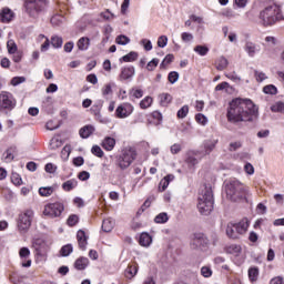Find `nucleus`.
I'll return each mask as SVG.
<instances>
[{
    "instance_id": "f257e3e1",
    "label": "nucleus",
    "mask_w": 284,
    "mask_h": 284,
    "mask_svg": "<svg viewBox=\"0 0 284 284\" xmlns=\"http://www.w3.org/2000/svg\"><path fill=\"white\" fill-rule=\"evenodd\" d=\"M258 114V106L250 99L235 98L229 103L226 118L231 123L252 121Z\"/></svg>"
},
{
    "instance_id": "f03ea898",
    "label": "nucleus",
    "mask_w": 284,
    "mask_h": 284,
    "mask_svg": "<svg viewBox=\"0 0 284 284\" xmlns=\"http://www.w3.org/2000/svg\"><path fill=\"white\" fill-rule=\"evenodd\" d=\"M258 19L263 28H272V26L284 21L283 9L276 3L268 4L260 11Z\"/></svg>"
},
{
    "instance_id": "7ed1b4c3",
    "label": "nucleus",
    "mask_w": 284,
    "mask_h": 284,
    "mask_svg": "<svg viewBox=\"0 0 284 284\" xmlns=\"http://www.w3.org/2000/svg\"><path fill=\"white\" fill-rule=\"evenodd\" d=\"M225 192L227 199L236 203L239 201H243V199H246V196L250 195V187L245 186V184L236 179H231L225 184Z\"/></svg>"
},
{
    "instance_id": "20e7f679",
    "label": "nucleus",
    "mask_w": 284,
    "mask_h": 284,
    "mask_svg": "<svg viewBox=\"0 0 284 284\" xmlns=\"http://www.w3.org/2000/svg\"><path fill=\"white\" fill-rule=\"evenodd\" d=\"M197 210L200 214L207 216L214 210V195L212 194V189L204 187L197 197Z\"/></svg>"
},
{
    "instance_id": "39448f33",
    "label": "nucleus",
    "mask_w": 284,
    "mask_h": 284,
    "mask_svg": "<svg viewBox=\"0 0 284 284\" xmlns=\"http://www.w3.org/2000/svg\"><path fill=\"white\" fill-rule=\"evenodd\" d=\"M248 227H250V221L247 219H243L237 223L230 222L226 225V236L229 239H233V241H236L247 232Z\"/></svg>"
},
{
    "instance_id": "423d86ee",
    "label": "nucleus",
    "mask_w": 284,
    "mask_h": 284,
    "mask_svg": "<svg viewBox=\"0 0 284 284\" xmlns=\"http://www.w3.org/2000/svg\"><path fill=\"white\" fill-rule=\"evenodd\" d=\"M34 219V211L32 209H27L19 214L17 221V227L19 232L26 233L32 226V220Z\"/></svg>"
},
{
    "instance_id": "0eeeda50",
    "label": "nucleus",
    "mask_w": 284,
    "mask_h": 284,
    "mask_svg": "<svg viewBox=\"0 0 284 284\" xmlns=\"http://www.w3.org/2000/svg\"><path fill=\"white\" fill-rule=\"evenodd\" d=\"M136 159V151L129 148L122 151V154L118 158V165L120 170H128Z\"/></svg>"
},
{
    "instance_id": "6e6552de",
    "label": "nucleus",
    "mask_w": 284,
    "mask_h": 284,
    "mask_svg": "<svg viewBox=\"0 0 284 284\" xmlns=\"http://www.w3.org/2000/svg\"><path fill=\"white\" fill-rule=\"evenodd\" d=\"M24 8L30 17H34L44 10L45 0H26Z\"/></svg>"
},
{
    "instance_id": "1a4fd4ad",
    "label": "nucleus",
    "mask_w": 284,
    "mask_h": 284,
    "mask_svg": "<svg viewBox=\"0 0 284 284\" xmlns=\"http://www.w3.org/2000/svg\"><path fill=\"white\" fill-rule=\"evenodd\" d=\"M63 210H65L63 203H50L44 206L43 214L44 216H49V219H57L63 214Z\"/></svg>"
},
{
    "instance_id": "9d476101",
    "label": "nucleus",
    "mask_w": 284,
    "mask_h": 284,
    "mask_svg": "<svg viewBox=\"0 0 284 284\" xmlns=\"http://www.w3.org/2000/svg\"><path fill=\"white\" fill-rule=\"evenodd\" d=\"M207 237L203 233H195L191 241L192 250H203V247H207Z\"/></svg>"
},
{
    "instance_id": "9b49d317",
    "label": "nucleus",
    "mask_w": 284,
    "mask_h": 284,
    "mask_svg": "<svg viewBox=\"0 0 284 284\" xmlns=\"http://www.w3.org/2000/svg\"><path fill=\"white\" fill-rule=\"evenodd\" d=\"M132 112H134V106L130 103H124L115 110L118 119H126V116H130Z\"/></svg>"
},
{
    "instance_id": "f8f14e48",
    "label": "nucleus",
    "mask_w": 284,
    "mask_h": 284,
    "mask_svg": "<svg viewBox=\"0 0 284 284\" xmlns=\"http://www.w3.org/2000/svg\"><path fill=\"white\" fill-rule=\"evenodd\" d=\"M244 51L247 53L248 57L254 58L258 52H261V45L252 42L246 41L244 44Z\"/></svg>"
},
{
    "instance_id": "ddd939ff",
    "label": "nucleus",
    "mask_w": 284,
    "mask_h": 284,
    "mask_svg": "<svg viewBox=\"0 0 284 284\" xmlns=\"http://www.w3.org/2000/svg\"><path fill=\"white\" fill-rule=\"evenodd\" d=\"M0 108L4 110L12 108V94L8 92L0 93Z\"/></svg>"
},
{
    "instance_id": "4468645a",
    "label": "nucleus",
    "mask_w": 284,
    "mask_h": 284,
    "mask_svg": "<svg viewBox=\"0 0 284 284\" xmlns=\"http://www.w3.org/2000/svg\"><path fill=\"white\" fill-rule=\"evenodd\" d=\"M77 239L80 250L85 251V247H88V236L85 235V231L79 230L77 233Z\"/></svg>"
},
{
    "instance_id": "2eb2a0df",
    "label": "nucleus",
    "mask_w": 284,
    "mask_h": 284,
    "mask_svg": "<svg viewBox=\"0 0 284 284\" xmlns=\"http://www.w3.org/2000/svg\"><path fill=\"white\" fill-rule=\"evenodd\" d=\"M89 265H90V260H88V257H79L78 260H75L73 264L74 268L78 270L79 272H82Z\"/></svg>"
},
{
    "instance_id": "dca6fc26",
    "label": "nucleus",
    "mask_w": 284,
    "mask_h": 284,
    "mask_svg": "<svg viewBox=\"0 0 284 284\" xmlns=\"http://www.w3.org/2000/svg\"><path fill=\"white\" fill-rule=\"evenodd\" d=\"M134 77V67H126L121 70L120 80L128 81Z\"/></svg>"
},
{
    "instance_id": "f3484780",
    "label": "nucleus",
    "mask_w": 284,
    "mask_h": 284,
    "mask_svg": "<svg viewBox=\"0 0 284 284\" xmlns=\"http://www.w3.org/2000/svg\"><path fill=\"white\" fill-rule=\"evenodd\" d=\"M114 145H116V140H114V138L106 136L102 141V148L103 150H106V152H112L114 150Z\"/></svg>"
},
{
    "instance_id": "a211bd4d",
    "label": "nucleus",
    "mask_w": 284,
    "mask_h": 284,
    "mask_svg": "<svg viewBox=\"0 0 284 284\" xmlns=\"http://www.w3.org/2000/svg\"><path fill=\"white\" fill-rule=\"evenodd\" d=\"M12 17H14V13L9 8L2 9L0 13V20L2 23H10L12 21Z\"/></svg>"
},
{
    "instance_id": "6ab92c4d",
    "label": "nucleus",
    "mask_w": 284,
    "mask_h": 284,
    "mask_svg": "<svg viewBox=\"0 0 284 284\" xmlns=\"http://www.w3.org/2000/svg\"><path fill=\"white\" fill-rule=\"evenodd\" d=\"M78 50H81V52H85L90 48V38L82 37L77 42Z\"/></svg>"
},
{
    "instance_id": "aec40b11",
    "label": "nucleus",
    "mask_w": 284,
    "mask_h": 284,
    "mask_svg": "<svg viewBox=\"0 0 284 284\" xmlns=\"http://www.w3.org/2000/svg\"><path fill=\"white\" fill-rule=\"evenodd\" d=\"M65 23V17L63 14L55 13L51 17V24L53 28H59Z\"/></svg>"
},
{
    "instance_id": "412c9836",
    "label": "nucleus",
    "mask_w": 284,
    "mask_h": 284,
    "mask_svg": "<svg viewBox=\"0 0 284 284\" xmlns=\"http://www.w3.org/2000/svg\"><path fill=\"white\" fill-rule=\"evenodd\" d=\"M139 273V265L138 264H131L126 267V270L124 271V275L128 278H134L136 276V274Z\"/></svg>"
},
{
    "instance_id": "4be33fe9",
    "label": "nucleus",
    "mask_w": 284,
    "mask_h": 284,
    "mask_svg": "<svg viewBox=\"0 0 284 284\" xmlns=\"http://www.w3.org/2000/svg\"><path fill=\"white\" fill-rule=\"evenodd\" d=\"M16 152L17 150L14 148L7 149L2 155V160L4 161V163H12V161H14Z\"/></svg>"
},
{
    "instance_id": "5701e85b",
    "label": "nucleus",
    "mask_w": 284,
    "mask_h": 284,
    "mask_svg": "<svg viewBox=\"0 0 284 284\" xmlns=\"http://www.w3.org/2000/svg\"><path fill=\"white\" fill-rule=\"evenodd\" d=\"M94 133V126L93 125H85L82 129H80V136L81 139H89Z\"/></svg>"
},
{
    "instance_id": "b1692460",
    "label": "nucleus",
    "mask_w": 284,
    "mask_h": 284,
    "mask_svg": "<svg viewBox=\"0 0 284 284\" xmlns=\"http://www.w3.org/2000/svg\"><path fill=\"white\" fill-rule=\"evenodd\" d=\"M243 248L239 244H232L226 247V253L232 254V256H241Z\"/></svg>"
},
{
    "instance_id": "393cba45",
    "label": "nucleus",
    "mask_w": 284,
    "mask_h": 284,
    "mask_svg": "<svg viewBox=\"0 0 284 284\" xmlns=\"http://www.w3.org/2000/svg\"><path fill=\"white\" fill-rule=\"evenodd\" d=\"M139 243L142 247H150V245H152V236L148 233H142Z\"/></svg>"
},
{
    "instance_id": "a878e982",
    "label": "nucleus",
    "mask_w": 284,
    "mask_h": 284,
    "mask_svg": "<svg viewBox=\"0 0 284 284\" xmlns=\"http://www.w3.org/2000/svg\"><path fill=\"white\" fill-rule=\"evenodd\" d=\"M78 185L79 182L75 179H71L62 184V190H64V192H72V190H74V187Z\"/></svg>"
},
{
    "instance_id": "bb28decb",
    "label": "nucleus",
    "mask_w": 284,
    "mask_h": 284,
    "mask_svg": "<svg viewBox=\"0 0 284 284\" xmlns=\"http://www.w3.org/2000/svg\"><path fill=\"white\" fill-rule=\"evenodd\" d=\"M160 104L164 108L172 103V95L170 93H162L159 95Z\"/></svg>"
},
{
    "instance_id": "cd10ccee",
    "label": "nucleus",
    "mask_w": 284,
    "mask_h": 284,
    "mask_svg": "<svg viewBox=\"0 0 284 284\" xmlns=\"http://www.w3.org/2000/svg\"><path fill=\"white\" fill-rule=\"evenodd\" d=\"M102 230L103 232H110L111 230H114V220L110 217L103 220Z\"/></svg>"
},
{
    "instance_id": "c85d7f7f",
    "label": "nucleus",
    "mask_w": 284,
    "mask_h": 284,
    "mask_svg": "<svg viewBox=\"0 0 284 284\" xmlns=\"http://www.w3.org/2000/svg\"><path fill=\"white\" fill-rule=\"evenodd\" d=\"M136 59H139V53L131 51L130 53L122 57L121 61H124V63H132V61H136Z\"/></svg>"
},
{
    "instance_id": "c756f323",
    "label": "nucleus",
    "mask_w": 284,
    "mask_h": 284,
    "mask_svg": "<svg viewBox=\"0 0 284 284\" xmlns=\"http://www.w3.org/2000/svg\"><path fill=\"white\" fill-rule=\"evenodd\" d=\"M193 50L200 57H205L207 55V52H210V48H207V45H201V44L195 45Z\"/></svg>"
},
{
    "instance_id": "7c9ffc66",
    "label": "nucleus",
    "mask_w": 284,
    "mask_h": 284,
    "mask_svg": "<svg viewBox=\"0 0 284 284\" xmlns=\"http://www.w3.org/2000/svg\"><path fill=\"white\" fill-rule=\"evenodd\" d=\"M216 143H219V140H209L204 143L206 154H210L216 148Z\"/></svg>"
},
{
    "instance_id": "2f4dec72",
    "label": "nucleus",
    "mask_w": 284,
    "mask_h": 284,
    "mask_svg": "<svg viewBox=\"0 0 284 284\" xmlns=\"http://www.w3.org/2000/svg\"><path fill=\"white\" fill-rule=\"evenodd\" d=\"M51 45L53 48H57V49L62 48V45H63V38H61L59 36H52L51 37Z\"/></svg>"
},
{
    "instance_id": "473e14b6",
    "label": "nucleus",
    "mask_w": 284,
    "mask_h": 284,
    "mask_svg": "<svg viewBox=\"0 0 284 284\" xmlns=\"http://www.w3.org/2000/svg\"><path fill=\"white\" fill-rule=\"evenodd\" d=\"M174 61V55L173 54H168L163 61L160 64L161 70H165L168 69V67L170 65V63H172Z\"/></svg>"
},
{
    "instance_id": "72a5a7b5",
    "label": "nucleus",
    "mask_w": 284,
    "mask_h": 284,
    "mask_svg": "<svg viewBox=\"0 0 284 284\" xmlns=\"http://www.w3.org/2000/svg\"><path fill=\"white\" fill-rule=\"evenodd\" d=\"M248 278L251 283H256L258 281V268L252 267L248 270Z\"/></svg>"
},
{
    "instance_id": "f704fd0d",
    "label": "nucleus",
    "mask_w": 284,
    "mask_h": 284,
    "mask_svg": "<svg viewBox=\"0 0 284 284\" xmlns=\"http://www.w3.org/2000/svg\"><path fill=\"white\" fill-rule=\"evenodd\" d=\"M152 97H145L141 102H140V108L141 110H148L153 103Z\"/></svg>"
},
{
    "instance_id": "c9c22d12",
    "label": "nucleus",
    "mask_w": 284,
    "mask_h": 284,
    "mask_svg": "<svg viewBox=\"0 0 284 284\" xmlns=\"http://www.w3.org/2000/svg\"><path fill=\"white\" fill-rule=\"evenodd\" d=\"M159 63H160L159 58H154L150 62H148V64H146L148 72H154V70H156Z\"/></svg>"
},
{
    "instance_id": "e433bc0d",
    "label": "nucleus",
    "mask_w": 284,
    "mask_h": 284,
    "mask_svg": "<svg viewBox=\"0 0 284 284\" xmlns=\"http://www.w3.org/2000/svg\"><path fill=\"white\" fill-rule=\"evenodd\" d=\"M7 49L9 54H17V50H18L17 42H14V40H9L7 42Z\"/></svg>"
},
{
    "instance_id": "4c0bfd02",
    "label": "nucleus",
    "mask_w": 284,
    "mask_h": 284,
    "mask_svg": "<svg viewBox=\"0 0 284 284\" xmlns=\"http://www.w3.org/2000/svg\"><path fill=\"white\" fill-rule=\"evenodd\" d=\"M115 43H118V45H128V43H130V38L128 36H118L115 39Z\"/></svg>"
},
{
    "instance_id": "58836bf2",
    "label": "nucleus",
    "mask_w": 284,
    "mask_h": 284,
    "mask_svg": "<svg viewBox=\"0 0 284 284\" xmlns=\"http://www.w3.org/2000/svg\"><path fill=\"white\" fill-rule=\"evenodd\" d=\"M181 40L183 41V43H192V41H194V34L190 32H182Z\"/></svg>"
},
{
    "instance_id": "ea45409f",
    "label": "nucleus",
    "mask_w": 284,
    "mask_h": 284,
    "mask_svg": "<svg viewBox=\"0 0 284 284\" xmlns=\"http://www.w3.org/2000/svg\"><path fill=\"white\" fill-rule=\"evenodd\" d=\"M227 65H229V62L225 59V57H220L217 59V67H216L217 70L223 71V70H225V68H227Z\"/></svg>"
},
{
    "instance_id": "a19ab883",
    "label": "nucleus",
    "mask_w": 284,
    "mask_h": 284,
    "mask_svg": "<svg viewBox=\"0 0 284 284\" xmlns=\"http://www.w3.org/2000/svg\"><path fill=\"white\" fill-rule=\"evenodd\" d=\"M243 148V143L241 141L231 142L229 144V152H236V150H241Z\"/></svg>"
},
{
    "instance_id": "79ce46f5",
    "label": "nucleus",
    "mask_w": 284,
    "mask_h": 284,
    "mask_svg": "<svg viewBox=\"0 0 284 284\" xmlns=\"http://www.w3.org/2000/svg\"><path fill=\"white\" fill-rule=\"evenodd\" d=\"M169 220L168 213H160L154 219L155 223H168Z\"/></svg>"
},
{
    "instance_id": "37998d69",
    "label": "nucleus",
    "mask_w": 284,
    "mask_h": 284,
    "mask_svg": "<svg viewBox=\"0 0 284 284\" xmlns=\"http://www.w3.org/2000/svg\"><path fill=\"white\" fill-rule=\"evenodd\" d=\"M72 244H67L62 246L60 254L61 256H70V254H72Z\"/></svg>"
},
{
    "instance_id": "c03bdc74",
    "label": "nucleus",
    "mask_w": 284,
    "mask_h": 284,
    "mask_svg": "<svg viewBox=\"0 0 284 284\" xmlns=\"http://www.w3.org/2000/svg\"><path fill=\"white\" fill-rule=\"evenodd\" d=\"M190 112V106L183 105L179 111H178V118L179 119H185L187 116V113Z\"/></svg>"
},
{
    "instance_id": "a18cd8bd",
    "label": "nucleus",
    "mask_w": 284,
    "mask_h": 284,
    "mask_svg": "<svg viewBox=\"0 0 284 284\" xmlns=\"http://www.w3.org/2000/svg\"><path fill=\"white\" fill-rule=\"evenodd\" d=\"M54 190L52 187H40L39 194L40 196H52Z\"/></svg>"
},
{
    "instance_id": "49530a36",
    "label": "nucleus",
    "mask_w": 284,
    "mask_h": 284,
    "mask_svg": "<svg viewBox=\"0 0 284 284\" xmlns=\"http://www.w3.org/2000/svg\"><path fill=\"white\" fill-rule=\"evenodd\" d=\"M67 223L70 227H74V225H77V223H79V215H70L67 220Z\"/></svg>"
},
{
    "instance_id": "de8ad7c7",
    "label": "nucleus",
    "mask_w": 284,
    "mask_h": 284,
    "mask_svg": "<svg viewBox=\"0 0 284 284\" xmlns=\"http://www.w3.org/2000/svg\"><path fill=\"white\" fill-rule=\"evenodd\" d=\"M91 152L92 154H94V156H98L99 159H102L103 156V150L99 145H93Z\"/></svg>"
},
{
    "instance_id": "09e8293b",
    "label": "nucleus",
    "mask_w": 284,
    "mask_h": 284,
    "mask_svg": "<svg viewBox=\"0 0 284 284\" xmlns=\"http://www.w3.org/2000/svg\"><path fill=\"white\" fill-rule=\"evenodd\" d=\"M271 110L273 112H282L284 114V103L283 102H276L271 106Z\"/></svg>"
},
{
    "instance_id": "8fccbe9b",
    "label": "nucleus",
    "mask_w": 284,
    "mask_h": 284,
    "mask_svg": "<svg viewBox=\"0 0 284 284\" xmlns=\"http://www.w3.org/2000/svg\"><path fill=\"white\" fill-rule=\"evenodd\" d=\"M263 92H264V94H276L277 89H276V87L268 84L263 88Z\"/></svg>"
},
{
    "instance_id": "3c124183",
    "label": "nucleus",
    "mask_w": 284,
    "mask_h": 284,
    "mask_svg": "<svg viewBox=\"0 0 284 284\" xmlns=\"http://www.w3.org/2000/svg\"><path fill=\"white\" fill-rule=\"evenodd\" d=\"M21 83H26V77H14L11 79V85H21Z\"/></svg>"
},
{
    "instance_id": "603ef678",
    "label": "nucleus",
    "mask_w": 284,
    "mask_h": 284,
    "mask_svg": "<svg viewBox=\"0 0 284 284\" xmlns=\"http://www.w3.org/2000/svg\"><path fill=\"white\" fill-rule=\"evenodd\" d=\"M221 90H226L227 92V90H232V87L227 82H222L215 87L216 92H221Z\"/></svg>"
},
{
    "instance_id": "864d4df0",
    "label": "nucleus",
    "mask_w": 284,
    "mask_h": 284,
    "mask_svg": "<svg viewBox=\"0 0 284 284\" xmlns=\"http://www.w3.org/2000/svg\"><path fill=\"white\" fill-rule=\"evenodd\" d=\"M168 79H169V83H172V84L176 83V81H179V72L176 71L170 72Z\"/></svg>"
},
{
    "instance_id": "5fc2aeb1",
    "label": "nucleus",
    "mask_w": 284,
    "mask_h": 284,
    "mask_svg": "<svg viewBox=\"0 0 284 284\" xmlns=\"http://www.w3.org/2000/svg\"><path fill=\"white\" fill-rule=\"evenodd\" d=\"M201 274L204 276V278H210V276H212V268L210 266H203L201 268Z\"/></svg>"
},
{
    "instance_id": "6e6d98bb",
    "label": "nucleus",
    "mask_w": 284,
    "mask_h": 284,
    "mask_svg": "<svg viewBox=\"0 0 284 284\" xmlns=\"http://www.w3.org/2000/svg\"><path fill=\"white\" fill-rule=\"evenodd\" d=\"M181 150H183V146H181L180 143H174V144L171 145V148H170L171 154H179V152H181Z\"/></svg>"
},
{
    "instance_id": "4d7b16f0",
    "label": "nucleus",
    "mask_w": 284,
    "mask_h": 284,
    "mask_svg": "<svg viewBox=\"0 0 284 284\" xmlns=\"http://www.w3.org/2000/svg\"><path fill=\"white\" fill-rule=\"evenodd\" d=\"M168 185H170V182L165 178L162 179L159 184L160 192H165V190H168Z\"/></svg>"
},
{
    "instance_id": "13d9d810",
    "label": "nucleus",
    "mask_w": 284,
    "mask_h": 284,
    "mask_svg": "<svg viewBox=\"0 0 284 284\" xmlns=\"http://www.w3.org/2000/svg\"><path fill=\"white\" fill-rule=\"evenodd\" d=\"M254 74H255V79H256V81H258V83H262V81H265V79H267V75H265L264 72L255 71Z\"/></svg>"
},
{
    "instance_id": "bf43d9fd",
    "label": "nucleus",
    "mask_w": 284,
    "mask_h": 284,
    "mask_svg": "<svg viewBox=\"0 0 284 284\" xmlns=\"http://www.w3.org/2000/svg\"><path fill=\"white\" fill-rule=\"evenodd\" d=\"M141 44L143 45L144 50H146V52H150V50H152V41L148 39H142Z\"/></svg>"
},
{
    "instance_id": "052dcab7",
    "label": "nucleus",
    "mask_w": 284,
    "mask_h": 284,
    "mask_svg": "<svg viewBox=\"0 0 284 284\" xmlns=\"http://www.w3.org/2000/svg\"><path fill=\"white\" fill-rule=\"evenodd\" d=\"M10 281L13 284H23V277L17 275V274L11 275Z\"/></svg>"
},
{
    "instance_id": "680f3d73",
    "label": "nucleus",
    "mask_w": 284,
    "mask_h": 284,
    "mask_svg": "<svg viewBox=\"0 0 284 284\" xmlns=\"http://www.w3.org/2000/svg\"><path fill=\"white\" fill-rule=\"evenodd\" d=\"M165 45H168V38H166V36H161L158 39V47L159 48H165Z\"/></svg>"
},
{
    "instance_id": "e2e57ef3",
    "label": "nucleus",
    "mask_w": 284,
    "mask_h": 284,
    "mask_svg": "<svg viewBox=\"0 0 284 284\" xmlns=\"http://www.w3.org/2000/svg\"><path fill=\"white\" fill-rule=\"evenodd\" d=\"M195 121H197V123H201V125H205V123H207V118H205V115H203L202 113H199L195 115Z\"/></svg>"
},
{
    "instance_id": "0e129e2a",
    "label": "nucleus",
    "mask_w": 284,
    "mask_h": 284,
    "mask_svg": "<svg viewBox=\"0 0 284 284\" xmlns=\"http://www.w3.org/2000/svg\"><path fill=\"white\" fill-rule=\"evenodd\" d=\"M20 258H28V256H30V248L28 247H22L20 248Z\"/></svg>"
},
{
    "instance_id": "69168bd1",
    "label": "nucleus",
    "mask_w": 284,
    "mask_h": 284,
    "mask_svg": "<svg viewBox=\"0 0 284 284\" xmlns=\"http://www.w3.org/2000/svg\"><path fill=\"white\" fill-rule=\"evenodd\" d=\"M78 179L80 181H88V179H90V172H88V171L80 172L78 175Z\"/></svg>"
},
{
    "instance_id": "338daca9",
    "label": "nucleus",
    "mask_w": 284,
    "mask_h": 284,
    "mask_svg": "<svg viewBox=\"0 0 284 284\" xmlns=\"http://www.w3.org/2000/svg\"><path fill=\"white\" fill-rule=\"evenodd\" d=\"M244 171L246 172V174H254V165H252V163H246L244 166Z\"/></svg>"
},
{
    "instance_id": "774afa93",
    "label": "nucleus",
    "mask_w": 284,
    "mask_h": 284,
    "mask_svg": "<svg viewBox=\"0 0 284 284\" xmlns=\"http://www.w3.org/2000/svg\"><path fill=\"white\" fill-rule=\"evenodd\" d=\"M270 284H284V278H283V276L273 277L271 280Z\"/></svg>"
}]
</instances>
